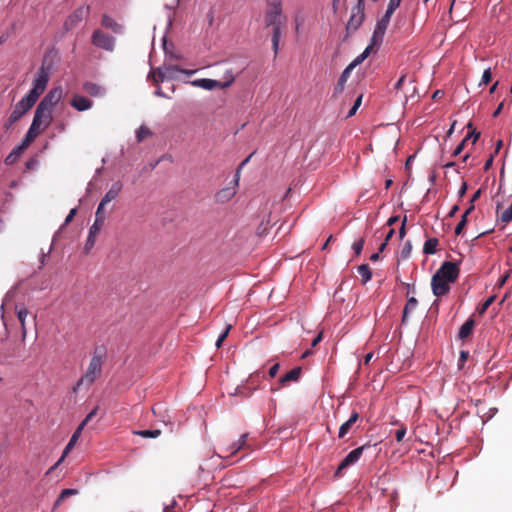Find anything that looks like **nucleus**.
<instances>
[{"label":"nucleus","instance_id":"1","mask_svg":"<svg viewBox=\"0 0 512 512\" xmlns=\"http://www.w3.org/2000/svg\"><path fill=\"white\" fill-rule=\"evenodd\" d=\"M49 82V72L41 67L33 81L32 89L14 107L11 112L12 119L18 121L35 105L38 98L45 91Z\"/></svg>","mask_w":512,"mask_h":512},{"label":"nucleus","instance_id":"2","mask_svg":"<svg viewBox=\"0 0 512 512\" xmlns=\"http://www.w3.org/2000/svg\"><path fill=\"white\" fill-rule=\"evenodd\" d=\"M266 26L272 27V48L274 56L276 57L279 49V42L281 36V24H282V6L280 1H275L269 5V8L265 15Z\"/></svg>","mask_w":512,"mask_h":512},{"label":"nucleus","instance_id":"3","mask_svg":"<svg viewBox=\"0 0 512 512\" xmlns=\"http://www.w3.org/2000/svg\"><path fill=\"white\" fill-rule=\"evenodd\" d=\"M102 358L103 354L97 350L94 352L90 363L84 373V375L77 381L73 387V392H77L81 387L85 386L89 388L96 379L101 375L102 372Z\"/></svg>","mask_w":512,"mask_h":512},{"label":"nucleus","instance_id":"4","mask_svg":"<svg viewBox=\"0 0 512 512\" xmlns=\"http://www.w3.org/2000/svg\"><path fill=\"white\" fill-rule=\"evenodd\" d=\"M52 112L53 111L38 104L30 126L42 133L53 121Z\"/></svg>","mask_w":512,"mask_h":512},{"label":"nucleus","instance_id":"5","mask_svg":"<svg viewBox=\"0 0 512 512\" xmlns=\"http://www.w3.org/2000/svg\"><path fill=\"white\" fill-rule=\"evenodd\" d=\"M91 43L97 48L112 52L115 49L116 40L101 29H96L92 33Z\"/></svg>","mask_w":512,"mask_h":512},{"label":"nucleus","instance_id":"6","mask_svg":"<svg viewBox=\"0 0 512 512\" xmlns=\"http://www.w3.org/2000/svg\"><path fill=\"white\" fill-rule=\"evenodd\" d=\"M235 80V76H230L229 81H218L213 79H196L190 82L194 87H199L205 90H213L214 88L225 89L232 85Z\"/></svg>","mask_w":512,"mask_h":512},{"label":"nucleus","instance_id":"7","mask_svg":"<svg viewBox=\"0 0 512 512\" xmlns=\"http://www.w3.org/2000/svg\"><path fill=\"white\" fill-rule=\"evenodd\" d=\"M367 446L368 445H363L349 452L348 455L340 462L339 466L335 471L334 476L337 478L341 477L343 470L355 464L361 458Z\"/></svg>","mask_w":512,"mask_h":512},{"label":"nucleus","instance_id":"8","mask_svg":"<svg viewBox=\"0 0 512 512\" xmlns=\"http://www.w3.org/2000/svg\"><path fill=\"white\" fill-rule=\"evenodd\" d=\"M89 6H80L75 9L65 20L64 29L70 31L74 29L85 17L89 15Z\"/></svg>","mask_w":512,"mask_h":512},{"label":"nucleus","instance_id":"9","mask_svg":"<svg viewBox=\"0 0 512 512\" xmlns=\"http://www.w3.org/2000/svg\"><path fill=\"white\" fill-rule=\"evenodd\" d=\"M392 15L385 12L383 17L377 21L373 35L371 37L372 45L380 46L383 42V38L387 27L390 23Z\"/></svg>","mask_w":512,"mask_h":512},{"label":"nucleus","instance_id":"10","mask_svg":"<svg viewBox=\"0 0 512 512\" xmlns=\"http://www.w3.org/2000/svg\"><path fill=\"white\" fill-rule=\"evenodd\" d=\"M434 275L440 276L447 280L450 283H453L457 280L459 276V267L458 264L451 261L444 262L441 267L436 271Z\"/></svg>","mask_w":512,"mask_h":512},{"label":"nucleus","instance_id":"11","mask_svg":"<svg viewBox=\"0 0 512 512\" xmlns=\"http://www.w3.org/2000/svg\"><path fill=\"white\" fill-rule=\"evenodd\" d=\"M364 0H358L357 6L352 11V15L347 23L348 31L357 30L364 20Z\"/></svg>","mask_w":512,"mask_h":512},{"label":"nucleus","instance_id":"12","mask_svg":"<svg viewBox=\"0 0 512 512\" xmlns=\"http://www.w3.org/2000/svg\"><path fill=\"white\" fill-rule=\"evenodd\" d=\"M63 90L61 87L51 89L45 97L40 101L39 105L53 111L54 107L62 99Z\"/></svg>","mask_w":512,"mask_h":512},{"label":"nucleus","instance_id":"13","mask_svg":"<svg viewBox=\"0 0 512 512\" xmlns=\"http://www.w3.org/2000/svg\"><path fill=\"white\" fill-rule=\"evenodd\" d=\"M233 183H234V186L225 187L216 193V195H215L216 202L226 203L235 196L236 187L238 186V183H239V169L236 172L235 180L233 181Z\"/></svg>","mask_w":512,"mask_h":512},{"label":"nucleus","instance_id":"14","mask_svg":"<svg viewBox=\"0 0 512 512\" xmlns=\"http://www.w3.org/2000/svg\"><path fill=\"white\" fill-rule=\"evenodd\" d=\"M450 282L440 278L438 275H433L431 279V287L433 294L437 297L446 295L450 290Z\"/></svg>","mask_w":512,"mask_h":512},{"label":"nucleus","instance_id":"15","mask_svg":"<svg viewBox=\"0 0 512 512\" xmlns=\"http://www.w3.org/2000/svg\"><path fill=\"white\" fill-rule=\"evenodd\" d=\"M82 430H83L82 427H80V426L77 427V429L74 431L72 437L70 438L68 444L66 445L61 458L58 460V462L53 467L50 468L48 473H50L52 470H54L63 461V459L68 455V453L73 449V447L75 446L76 442L78 441V439L82 433Z\"/></svg>","mask_w":512,"mask_h":512},{"label":"nucleus","instance_id":"16","mask_svg":"<svg viewBox=\"0 0 512 512\" xmlns=\"http://www.w3.org/2000/svg\"><path fill=\"white\" fill-rule=\"evenodd\" d=\"M100 23L103 28L111 30L114 34H121L123 32V26L107 14L102 15Z\"/></svg>","mask_w":512,"mask_h":512},{"label":"nucleus","instance_id":"17","mask_svg":"<svg viewBox=\"0 0 512 512\" xmlns=\"http://www.w3.org/2000/svg\"><path fill=\"white\" fill-rule=\"evenodd\" d=\"M70 105L78 111H86L92 107L93 102L84 96L75 95L71 99Z\"/></svg>","mask_w":512,"mask_h":512},{"label":"nucleus","instance_id":"18","mask_svg":"<svg viewBox=\"0 0 512 512\" xmlns=\"http://www.w3.org/2000/svg\"><path fill=\"white\" fill-rule=\"evenodd\" d=\"M122 190V183L120 181L114 182L110 189L106 192L101 200L102 205H107L112 200L116 199Z\"/></svg>","mask_w":512,"mask_h":512},{"label":"nucleus","instance_id":"19","mask_svg":"<svg viewBox=\"0 0 512 512\" xmlns=\"http://www.w3.org/2000/svg\"><path fill=\"white\" fill-rule=\"evenodd\" d=\"M247 439H248V434L244 433L240 436L238 441L233 442L231 445H229V447L227 448V452L229 453V455H234L235 453H237L238 451H240L242 449L251 450L250 445L247 444Z\"/></svg>","mask_w":512,"mask_h":512},{"label":"nucleus","instance_id":"20","mask_svg":"<svg viewBox=\"0 0 512 512\" xmlns=\"http://www.w3.org/2000/svg\"><path fill=\"white\" fill-rule=\"evenodd\" d=\"M301 373H302V368L299 366L295 367L292 370H290L289 372H287L286 374L282 375L279 379V383L282 386H285L290 382H297L300 379Z\"/></svg>","mask_w":512,"mask_h":512},{"label":"nucleus","instance_id":"21","mask_svg":"<svg viewBox=\"0 0 512 512\" xmlns=\"http://www.w3.org/2000/svg\"><path fill=\"white\" fill-rule=\"evenodd\" d=\"M358 419H359V413L356 411H353L351 413L350 418L340 426L339 432H338V437L344 438L348 434V432L351 430L353 425L358 421Z\"/></svg>","mask_w":512,"mask_h":512},{"label":"nucleus","instance_id":"22","mask_svg":"<svg viewBox=\"0 0 512 512\" xmlns=\"http://www.w3.org/2000/svg\"><path fill=\"white\" fill-rule=\"evenodd\" d=\"M475 321L472 318L467 319L460 327L458 332V338L464 340L468 338L474 329Z\"/></svg>","mask_w":512,"mask_h":512},{"label":"nucleus","instance_id":"23","mask_svg":"<svg viewBox=\"0 0 512 512\" xmlns=\"http://www.w3.org/2000/svg\"><path fill=\"white\" fill-rule=\"evenodd\" d=\"M17 318L21 324V334L22 340H25L27 335V329L25 325V320L28 315V310L24 306L16 307Z\"/></svg>","mask_w":512,"mask_h":512},{"label":"nucleus","instance_id":"24","mask_svg":"<svg viewBox=\"0 0 512 512\" xmlns=\"http://www.w3.org/2000/svg\"><path fill=\"white\" fill-rule=\"evenodd\" d=\"M83 90L93 97H100L104 94V88L93 82L84 83Z\"/></svg>","mask_w":512,"mask_h":512},{"label":"nucleus","instance_id":"25","mask_svg":"<svg viewBox=\"0 0 512 512\" xmlns=\"http://www.w3.org/2000/svg\"><path fill=\"white\" fill-rule=\"evenodd\" d=\"M374 47H378V45H372L371 41L370 44L366 47V49L359 56H357L347 67L350 70H353L357 65L361 64L370 55Z\"/></svg>","mask_w":512,"mask_h":512},{"label":"nucleus","instance_id":"26","mask_svg":"<svg viewBox=\"0 0 512 512\" xmlns=\"http://www.w3.org/2000/svg\"><path fill=\"white\" fill-rule=\"evenodd\" d=\"M374 47H378V45H372L371 41L370 44L366 47V49L359 56H357L347 67L350 70H353L357 65L361 64L370 55Z\"/></svg>","mask_w":512,"mask_h":512},{"label":"nucleus","instance_id":"27","mask_svg":"<svg viewBox=\"0 0 512 512\" xmlns=\"http://www.w3.org/2000/svg\"><path fill=\"white\" fill-rule=\"evenodd\" d=\"M102 226L93 223L92 226L89 229V235L85 244V250L89 251L95 244V238L97 234L100 232Z\"/></svg>","mask_w":512,"mask_h":512},{"label":"nucleus","instance_id":"28","mask_svg":"<svg viewBox=\"0 0 512 512\" xmlns=\"http://www.w3.org/2000/svg\"><path fill=\"white\" fill-rule=\"evenodd\" d=\"M352 70H350L348 67H346L344 69V71L342 72L340 78L338 79V82L337 84L335 85L334 87V94H340L343 92L344 88H345V84L351 74Z\"/></svg>","mask_w":512,"mask_h":512},{"label":"nucleus","instance_id":"29","mask_svg":"<svg viewBox=\"0 0 512 512\" xmlns=\"http://www.w3.org/2000/svg\"><path fill=\"white\" fill-rule=\"evenodd\" d=\"M417 305L418 301L415 297L408 298L406 305L403 309L402 323H406L408 315L417 308Z\"/></svg>","mask_w":512,"mask_h":512},{"label":"nucleus","instance_id":"30","mask_svg":"<svg viewBox=\"0 0 512 512\" xmlns=\"http://www.w3.org/2000/svg\"><path fill=\"white\" fill-rule=\"evenodd\" d=\"M357 271L362 277V283L366 284L372 278V272L368 264H361L358 266Z\"/></svg>","mask_w":512,"mask_h":512},{"label":"nucleus","instance_id":"31","mask_svg":"<svg viewBox=\"0 0 512 512\" xmlns=\"http://www.w3.org/2000/svg\"><path fill=\"white\" fill-rule=\"evenodd\" d=\"M22 154L23 152L21 151V148L15 147L5 158V164L9 166L15 164Z\"/></svg>","mask_w":512,"mask_h":512},{"label":"nucleus","instance_id":"32","mask_svg":"<svg viewBox=\"0 0 512 512\" xmlns=\"http://www.w3.org/2000/svg\"><path fill=\"white\" fill-rule=\"evenodd\" d=\"M438 239L437 238H430L428 239L425 243H424V246H423V252L425 254H435L436 253V248L438 246Z\"/></svg>","mask_w":512,"mask_h":512},{"label":"nucleus","instance_id":"33","mask_svg":"<svg viewBox=\"0 0 512 512\" xmlns=\"http://www.w3.org/2000/svg\"><path fill=\"white\" fill-rule=\"evenodd\" d=\"M77 494H78V490H76V489L67 488V489L62 490L58 499L56 500V502L54 504V509L56 507H58L68 497L77 495Z\"/></svg>","mask_w":512,"mask_h":512},{"label":"nucleus","instance_id":"34","mask_svg":"<svg viewBox=\"0 0 512 512\" xmlns=\"http://www.w3.org/2000/svg\"><path fill=\"white\" fill-rule=\"evenodd\" d=\"M160 68L162 69V74L167 76L168 79H174L176 77V73L180 71V68L177 65H164Z\"/></svg>","mask_w":512,"mask_h":512},{"label":"nucleus","instance_id":"35","mask_svg":"<svg viewBox=\"0 0 512 512\" xmlns=\"http://www.w3.org/2000/svg\"><path fill=\"white\" fill-rule=\"evenodd\" d=\"M135 435L144 437V438H157L161 435L160 429H153V430H137L133 432Z\"/></svg>","mask_w":512,"mask_h":512},{"label":"nucleus","instance_id":"36","mask_svg":"<svg viewBox=\"0 0 512 512\" xmlns=\"http://www.w3.org/2000/svg\"><path fill=\"white\" fill-rule=\"evenodd\" d=\"M270 215H268L267 219H263L259 226L257 227L256 233L258 236H263L267 233L268 229L271 227L270 224Z\"/></svg>","mask_w":512,"mask_h":512},{"label":"nucleus","instance_id":"37","mask_svg":"<svg viewBox=\"0 0 512 512\" xmlns=\"http://www.w3.org/2000/svg\"><path fill=\"white\" fill-rule=\"evenodd\" d=\"M105 206L106 205H102L101 202L99 203L97 211L95 213V221H94L95 224L103 226L104 221H105V213H104Z\"/></svg>","mask_w":512,"mask_h":512},{"label":"nucleus","instance_id":"38","mask_svg":"<svg viewBox=\"0 0 512 512\" xmlns=\"http://www.w3.org/2000/svg\"><path fill=\"white\" fill-rule=\"evenodd\" d=\"M495 299V295L488 297L478 308L479 314H484L487 311V309L494 303Z\"/></svg>","mask_w":512,"mask_h":512},{"label":"nucleus","instance_id":"39","mask_svg":"<svg viewBox=\"0 0 512 512\" xmlns=\"http://www.w3.org/2000/svg\"><path fill=\"white\" fill-rule=\"evenodd\" d=\"M40 134V131L30 126L24 139L27 140L29 143H32Z\"/></svg>","mask_w":512,"mask_h":512},{"label":"nucleus","instance_id":"40","mask_svg":"<svg viewBox=\"0 0 512 512\" xmlns=\"http://www.w3.org/2000/svg\"><path fill=\"white\" fill-rule=\"evenodd\" d=\"M150 135H151V131L146 126H140L139 129L137 130V140L139 142L143 141Z\"/></svg>","mask_w":512,"mask_h":512},{"label":"nucleus","instance_id":"41","mask_svg":"<svg viewBox=\"0 0 512 512\" xmlns=\"http://www.w3.org/2000/svg\"><path fill=\"white\" fill-rule=\"evenodd\" d=\"M99 406H95L84 418V420L80 423V427L84 429V427L97 415Z\"/></svg>","mask_w":512,"mask_h":512},{"label":"nucleus","instance_id":"42","mask_svg":"<svg viewBox=\"0 0 512 512\" xmlns=\"http://www.w3.org/2000/svg\"><path fill=\"white\" fill-rule=\"evenodd\" d=\"M162 73L163 72L160 67L151 73V77L155 83L163 82L165 79H168L167 76H164Z\"/></svg>","mask_w":512,"mask_h":512},{"label":"nucleus","instance_id":"43","mask_svg":"<svg viewBox=\"0 0 512 512\" xmlns=\"http://www.w3.org/2000/svg\"><path fill=\"white\" fill-rule=\"evenodd\" d=\"M469 139H470V135H466V137L457 145V147L453 151V156L454 157H456V156H458V155H460L462 153V151L465 148V145H466V143L468 142Z\"/></svg>","mask_w":512,"mask_h":512},{"label":"nucleus","instance_id":"44","mask_svg":"<svg viewBox=\"0 0 512 512\" xmlns=\"http://www.w3.org/2000/svg\"><path fill=\"white\" fill-rule=\"evenodd\" d=\"M361 102H362V95L358 96L357 99L355 100L353 106L351 107V109L349 110V112L347 114V118L352 117L356 114L358 108L361 105Z\"/></svg>","mask_w":512,"mask_h":512},{"label":"nucleus","instance_id":"45","mask_svg":"<svg viewBox=\"0 0 512 512\" xmlns=\"http://www.w3.org/2000/svg\"><path fill=\"white\" fill-rule=\"evenodd\" d=\"M402 0H389L386 12L393 15L395 10L400 6Z\"/></svg>","mask_w":512,"mask_h":512},{"label":"nucleus","instance_id":"46","mask_svg":"<svg viewBox=\"0 0 512 512\" xmlns=\"http://www.w3.org/2000/svg\"><path fill=\"white\" fill-rule=\"evenodd\" d=\"M364 238H360L359 240L355 241L352 245V248L357 256H359L363 250L364 247Z\"/></svg>","mask_w":512,"mask_h":512},{"label":"nucleus","instance_id":"47","mask_svg":"<svg viewBox=\"0 0 512 512\" xmlns=\"http://www.w3.org/2000/svg\"><path fill=\"white\" fill-rule=\"evenodd\" d=\"M411 250H412L411 242L410 241H406L405 244L402 247V250H401V257L403 259H407L410 256V254H411Z\"/></svg>","mask_w":512,"mask_h":512},{"label":"nucleus","instance_id":"48","mask_svg":"<svg viewBox=\"0 0 512 512\" xmlns=\"http://www.w3.org/2000/svg\"><path fill=\"white\" fill-rule=\"evenodd\" d=\"M230 329H231V325H228L226 327V329L219 335V337H218V339L216 341V347L217 348H219L222 345L223 341L228 336Z\"/></svg>","mask_w":512,"mask_h":512},{"label":"nucleus","instance_id":"49","mask_svg":"<svg viewBox=\"0 0 512 512\" xmlns=\"http://www.w3.org/2000/svg\"><path fill=\"white\" fill-rule=\"evenodd\" d=\"M492 79L491 69L488 68L483 72L480 84L487 85Z\"/></svg>","mask_w":512,"mask_h":512},{"label":"nucleus","instance_id":"50","mask_svg":"<svg viewBox=\"0 0 512 512\" xmlns=\"http://www.w3.org/2000/svg\"><path fill=\"white\" fill-rule=\"evenodd\" d=\"M405 435H406V427L401 426L395 432V438H396L397 442H401L404 439Z\"/></svg>","mask_w":512,"mask_h":512},{"label":"nucleus","instance_id":"51","mask_svg":"<svg viewBox=\"0 0 512 512\" xmlns=\"http://www.w3.org/2000/svg\"><path fill=\"white\" fill-rule=\"evenodd\" d=\"M405 81H406V75L404 74V75H402V76L398 79V81L395 83V85H394V89H395L397 92H398V91H400V90L403 88V86H404V84H405Z\"/></svg>","mask_w":512,"mask_h":512},{"label":"nucleus","instance_id":"52","mask_svg":"<svg viewBox=\"0 0 512 512\" xmlns=\"http://www.w3.org/2000/svg\"><path fill=\"white\" fill-rule=\"evenodd\" d=\"M17 119H12V115L10 114L6 123L4 124V129L9 130L11 127L17 122Z\"/></svg>","mask_w":512,"mask_h":512},{"label":"nucleus","instance_id":"53","mask_svg":"<svg viewBox=\"0 0 512 512\" xmlns=\"http://www.w3.org/2000/svg\"><path fill=\"white\" fill-rule=\"evenodd\" d=\"M279 368L280 365L278 363H275L273 366H271V368L269 369V376L271 378H274L277 375Z\"/></svg>","mask_w":512,"mask_h":512},{"label":"nucleus","instance_id":"54","mask_svg":"<svg viewBox=\"0 0 512 512\" xmlns=\"http://www.w3.org/2000/svg\"><path fill=\"white\" fill-rule=\"evenodd\" d=\"M76 212H77L76 208H73L70 210L69 214L67 215V217L65 219V224H68L73 220L74 216L76 215Z\"/></svg>","mask_w":512,"mask_h":512},{"label":"nucleus","instance_id":"55","mask_svg":"<svg viewBox=\"0 0 512 512\" xmlns=\"http://www.w3.org/2000/svg\"><path fill=\"white\" fill-rule=\"evenodd\" d=\"M465 227L464 221H460L455 227V234L460 235Z\"/></svg>","mask_w":512,"mask_h":512},{"label":"nucleus","instance_id":"56","mask_svg":"<svg viewBox=\"0 0 512 512\" xmlns=\"http://www.w3.org/2000/svg\"><path fill=\"white\" fill-rule=\"evenodd\" d=\"M494 155H491L484 164V170L488 171L493 164Z\"/></svg>","mask_w":512,"mask_h":512},{"label":"nucleus","instance_id":"57","mask_svg":"<svg viewBox=\"0 0 512 512\" xmlns=\"http://www.w3.org/2000/svg\"><path fill=\"white\" fill-rule=\"evenodd\" d=\"M467 135H470V138L473 137V144L479 139L480 132H477L475 129H472Z\"/></svg>","mask_w":512,"mask_h":512},{"label":"nucleus","instance_id":"58","mask_svg":"<svg viewBox=\"0 0 512 512\" xmlns=\"http://www.w3.org/2000/svg\"><path fill=\"white\" fill-rule=\"evenodd\" d=\"M405 223H406V217L404 218L403 222H402V225L399 229V238L400 239H403L405 234H406V231H405Z\"/></svg>","mask_w":512,"mask_h":512},{"label":"nucleus","instance_id":"59","mask_svg":"<svg viewBox=\"0 0 512 512\" xmlns=\"http://www.w3.org/2000/svg\"><path fill=\"white\" fill-rule=\"evenodd\" d=\"M31 143H29L27 140H25L23 138L22 142L20 145L16 146L17 148H21V151L24 152L30 145Z\"/></svg>","mask_w":512,"mask_h":512},{"label":"nucleus","instance_id":"60","mask_svg":"<svg viewBox=\"0 0 512 512\" xmlns=\"http://www.w3.org/2000/svg\"><path fill=\"white\" fill-rule=\"evenodd\" d=\"M503 107H504V102H501V103L498 105V107L496 108V110L493 112V115H492V116H493V117H497V116L501 113V111H502Z\"/></svg>","mask_w":512,"mask_h":512},{"label":"nucleus","instance_id":"61","mask_svg":"<svg viewBox=\"0 0 512 512\" xmlns=\"http://www.w3.org/2000/svg\"><path fill=\"white\" fill-rule=\"evenodd\" d=\"M322 340V333H319L312 341V347L317 346Z\"/></svg>","mask_w":512,"mask_h":512},{"label":"nucleus","instance_id":"62","mask_svg":"<svg viewBox=\"0 0 512 512\" xmlns=\"http://www.w3.org/2000/svg\"><path fill=\"white\" fill-rule=\"evenodd\" d=\"M394 229L390 228L385 236V239H384V242H387L392 238V236L394 235Z\"/></svg>","mask_w":512,"mask_h":512},{"label":"nucleus","instance_id":"63","mask_svg":"<svg viewBox=\"0 0 512 512\" xmlns=\"http://www.w3.org/2000/svg\"><path fill=\"white\" fill-rule=\"evenodd\" d=\"M468 358V352H465V351H461L460 353V364L464 363Z\"/></svg>","mask_w":512,"mask_h":512},{"label":"nucleus","instance_id":"64","mask_svg":"<svg viewBox=\"0 0 512 512\" xmlns=\"http://www.w3.org/2000/svg\"><path fill=\"white\" fill-rule=\"evenodd\" d=\"M374 354L372 352L368 353L364 358V364L368 365L370 361L372 360Z\"/></svg>","mask_w":512,"mask_h":512}]
</instances>
